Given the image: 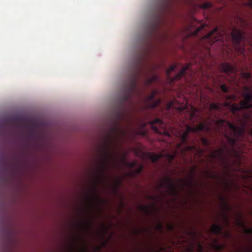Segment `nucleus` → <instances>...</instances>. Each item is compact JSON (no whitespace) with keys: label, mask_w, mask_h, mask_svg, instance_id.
Wrapping results in <instances>:
<instances>
[{"label":"nucleus","mask_w":252,"mask_h":252,"mask_svg":"<svg viewBox=\"0 0 252 252\" xmlns=\"http://www.w3.org/2000/svg\"><path fill=\"white\" fill-rule=\"evenodd\" d=\"M163 228V226L161 224H158L157 226V229L159 231H162Z\"/></svg>","instance_id":"nucleus-36"},{"label":"nucleus","mask_w":252,"mask_h":252,"mask_svg":"<svg viewBox=\"0 0 252 252\" xmlns=\"http://www.w3.org/2000/svg\"><path fill=\"white\" fill-rule=\"evenodd\" d=\"M110 238V236L108 237V239H109Z\"/></svg>","instance_id":"nucleus-49"},{"label":"nucleus","mask_w":252,"mask_h":252,"mask_svg":"<svg viewBox=\"0 0 252 252\" xmlns=\"http://www.w3.org/2000/svg\"><path fill=\"white\" fill-rule=\"evenodd\" d=\"M158 80V76L156 75H152L150 77L146 78L145 80V83L146 85H150L153 82H156Z\"/></svg>","instance_id":"nucleus-18"},{"label":"nucleus","mask_w":252,"mask_h":252,"mask_svg":"<svg viewBox=\"0 0 252 252\" xmlns=\"http://www.w3.org/2000/svg\"><path fill=\"white\" fill-rule=\"evenodd\" d=\"M224 150L223 149H219L215 151L212 152L210 157L211 158L214 159L223 160L224 158Z\"/></svg>","instance_id":"nucleus-12"},{"label":"nucleus","mask_w":252,"mask_h":252,"mask_svg":"<svg viewBox=\"0 0 252 252\" xmlns=\"http://www.w3.org/2000/svg\"><path fill=\"white\" fill-rule=\"evenodd\" d=\"M158 93L157 91H153L150 95L147 96L145 100V106L148 108H155L161 103L160 99H156L155 95Z\"/></svg>","instance_id":"nucleus-10"},{"label":"nucleus","mask_w":252,"mask_h":252,"mask_svg":"<svg viewBox=\"0 0 252 252\" xmlns=\"http://www.w3.org/2000/svg\"><path fill=\"white\" fill-rule=\"evenodd\" d=\"M168 228L170 231H173L174 229V227L173 225L169 224L168 225Z\"/></svg>","instance_id":"nucleus-38"},{"label":"nucleus","mask_w":252,"mask_h":252,"mask_svg":"<svg viewBox=\"0 0 252 252\" xmlns=\"http://www.w3.org/2000/svg\"><path fill=\"white\" fill-rule=\"evenodd\" d=\"M212 6V4L210 3L206 2L202 4V7L203 8H209Z\"/></svg>","instance_id":"nucleus-33"},{"label":"nucleus","mask_w":252,"mask_h":252,"mask_svg":"<svg viewBox=\"0 0 252 252\" xmlns=\"http://www.w3.org/2000/svg\"><path fill=\"white\" fill-rule=\"evenodd\" d=\"M230 108L232 114L237 117H239L237 113L240 111L242 110L247 109V108H244L243 107V106L240 105H238L237 104H232L230 106Z\"/></svg>","instance_id":"nucleus-15"},{"label":"nucleus","mask_w":252,"mask_h":252,"mask_svg":"<svg viewBox=\"0 0 252 252\" xmlns=\"http://www.w3.org/2000/svg\"><path fill=\"white\" fill-rule=\"evenodd\" d=\"M237 223L238 225L245 227V223L243 220V216L241 214H239L238 216Z\"/></svg>","instance_id":"nucleus-23"},{"label":"nucleus","mask_w":252,"mask_h":252,"mask_svg":"<svg viewBox=\"0 0 252 252\" xmlns=\"http://www.w3.org/2000/svg\"><path fill=\"white\" fill-rule=\"evenodd\" d=\"M194 171H195V168H192V171H191V172H192V174H194Z\"/></svg>","instance_id":"nucleus-46"},{"label":"nucleus","mask_w":252,"mask_h":252,"mask_svg":"<svg viewBox=\"0 0 252 252\" xmlns=\"http://www.w3.org/2000/svg\"><path fill=\"white\" fill-rule=\"evenodd\" d=\"M221 90L225 93H227L229 92V89L225 84H222L220 86Z\"/></svg>","instance_id":"nucleus-28"},{"label":"nucleus","mask_w":252,"mask_h":252,"mask_svg":"<svg viewBox=\"0 0 252 252\" xmlns=\"http://www.w3.org/2000/svg\"><path fill=\"white\" fill-rule=\"evenodd\" d=\"M168 157H169L170 161L174 158V156L171 155H168Z\"/></svg>","instance_id":"nucleus-42"},{"label":"nucleus","mask_w":252,"mask_h":252,"mask_svg":"<svg viewBox=\"0 0 252 252\" xmlns=\"http://www.w3.org/2000/svg\"><path fill=\"white\" fill-rule=\"evenodd\" d=\"M142 211L146 215H150L152 213L153 210L151 206H143L141 207Z\"/></svg>","instance_id":"nucleus-20"},{"label":"nucleus","mask_w":252,"mask_h":252,"mask_svg":"<svg viewBox=\"0 0 252 252\" xmlns=\"http://www.w3.org/2000/svg\"><path fill=\"white\" fill-rule=\"evenodd\" d=\"M231 38L235 46L241 48V44H244L246 42V37L244 32L236 28H233L231 34Z\"/></svg>","instance_id":"nucleus-7"},{"label":"nucleus","mask_w":252,"mask_h":252,"mask_svg":"<svg viewBox=\"0 0 252 252\" xmlns=\"http://www.w3.org/2000/svg\"><path fill=\"white\" fill-rule=\"evenodd\" d=\"M226 235H227V236H229V233H227V234H226Z\"/></svg>","instance_id":"nucleus-48"},{"label":"nucleus","mask_w":252,"mask_h":252,"mask_svg":"<svg viewBox=\"0 0 252 252\" xmlns=\"http://www.w3.org/2000/svg\"><path fill=\"white\" fill-rule=\"evenodd\" d=\"M93 191L94 192V193H96V191H97V187H96V185H94L93 188Z\"/></svg>","instance_id":"nucleus-41"},{"label":"nucleus","mask_w":252,"mask_h":252,"mask_svg":"<svg viewBox=\"0 0 252 252\" xmlns=\"http://www.w3.org/2000/svg\"><path fill=\"white\" fill-rule=\"evenodd\" d=\"M218 124L219 125L224 126L226 125L231 130L230 133L231 135L235 136H239L241 135L243 133V129L240 127L236 126L234 124L229 122L225 120L220 119L218 121Z\"/></svg>","instance_id":"nucleus-9"},{"label":"nucleus","mask_w":252,"mask_h":252,"mask_svg":"<svg viewBox=\"0 0 252 252\" xmlns=\"http://www.w3.org/2000/svg\"><path fill=\"white\" fill-rule=\"evenodd\" d=\"M191 108L192 111L190 113H189V117H190V118H189L190 120H191L194 117V116L195 115V111H196V108H195L194 107L191 106Z\"/></svg>","instance_id":"nucleus-30"},{"label":"nucleus","mask_w":252,"mask_h":252,"mask_svg":"<svg viewBox=\"0 0 252 252\" xmlns=\"http://www.w3.org/2000/svg\"><path fill=\"white\" fill-rule=\"evenodd\" d=\"M198 249H199V252H202V251H203V248H202V245H201V244L200 243H198Z\"/></svg>","instance_id":"nucleus-39"},{"label":"nucleus","mask_w":252,"mask_h":252,"mask_svg":"<svg viewBox=\"0 0 252 252\" xmlns=\"http://www.w3.org/2000/svg\"><path fill=\"white\" fill-rule=\"evenodd\" d=\"M152 129L156 133L160 135L169 136V134L166 130V125L160 119L156 118L154 120L150 121Z\"/></svg>","instance_id":"nucleus-6"},{"label":"nucleus","mask_w":252,"mask_h":252,"mask_svg":"<svg viewBox=\"0 0 252 252\" xmlns=\"http://www.w3.org/2000/svg\"><path fill=\"white\" fill-rule=\"evenodd\" d=\"M201 141L203 143V144L204 146H207L208 145V140L205 138H202Z\"/></svg>","instance_id":"nucleus-34"},{"label":"nucleus","mask_w":252,"mask_h":252,"mask_svg":"<svg viewBox=\"0 0 252 252\" xmlns=\"http://www.w3.org/2000/svg\"><path fill=\"white\" fill-rule=\"evenodd\" d=\"M220 68L221 71L225 73L235 74L237 72V69L236 67L232 66L228 63H222L220 66Z\"/></svg>","instance_id":"nucleus-11"},{"label":"nucleus","mask_w":252,"mask_h":252,"mask_svg":"<svg viewBox=\"0 0 252 252\" xmlns=\"http://www.w3.org/2000/svg\"><path fill=\"white\" fill-rule=\"evenodd\" d=\"M164 188L167 190L168 193L173 196H177L178 195L177 186L174 181L170 177H166L161 181L158 186L159 189Z\"/></svg>","instance_id":"nucleus-5"},{"label":"nucleus","mask_w":252,"mask_h":252,"mask_svg":"<svg viewBox=\"0 0 252 252\" xmlns=\"http://www.w3.org/2000/svg\"><path fill=\"white\" fill-rule=\"evenodd\" d=\"M177 67L176 64L171 65L169 68L166 70V74L168 78H170V74L171 72L173 71Z\"/></svg>","instance_id":"nucleus-21"},{"label":"nucleus","mask_w":252,"mask_h":252,"mask_svg":"<svg viewBox=\"0 0 252 252\" xmlns=\"http://www.w3.org/2000/svg\"><path fill=\"white\" fill-rule=\"evenodd\" d=\"M187 150L189 151H196V144H195L194 146H187Z\"/></svg>","instance_id":"nucleus-32"},{"label":"nucleus","mask_w":252,"mask_h":252,"mask_svg":"<svg viewBox=\"0 0 252 252\" xmlns=\"http://www.w3.org/2000/svg\"><path fill=\"white\" fill-rule=\"evenodd\" d=\"M94 195H90L88 197V201L90 204H93L94 201Z\"/></svg>","instance_id":"nucleus-31"},{"label":"nucleus","mask_w":252,"mask_h":252,"mask_svg":"<svg viewBox=\"0 0 252 252\" xmlns=\"http://www.w3.org/2000/svg\"><path fill=\"white\" fill-rule=\"evenodd\" d=\"M247 230H248L249 233H252V229H248Z\"/></svg>","instance_id":"nucleus-45"},{"label":"nucleus","mask_w":252,"mask_h":252,"mask_svg":"<svg viewBox=\"0 0 252 252\" xmlns=\"http://www.w3.org/2000/svg\"><path fill=\"white\" fill-rule=\"evenodd\" d=\"M246 4L251 8H252V0H250Z\"/></svg>","instance_id":"nucleus-37"},{"label":"nucleus","mask_w":252,"mask_h":252,"mask_svg":"<svg viewBox=\"0 0 252 252\" xmlns=\"http://www.w3.org/2000/svg\"><path fill=\"white\" fill-rule=\"evenodd\" d=\"M236 96H235V95H230L227 96V99L235 100V99H236Z\"/></svg>","instance_id":"nucleus-35"},{"label":"nucleus","mask_w":252,"mask_h":252,"mask_svg":"<svg viewBox=\"0 0 252 252\" xmlns=\"http://www.w3.org/2000/svg\"><path fill=\"white\" fill-rule=\"evenodd\" d=\"M224 104L226 106H229L230 105V103L228 102H225Z\"/></svg>","instance_id":"nucleus-44"},{"label":"nucleus","mask_w":252,"mask_h":252,"mask_svg":"<svg viewBox=\"0 0 252 252\" xmlns=\"http://www.w3.org/2000/svg\"><path fill=\"white\" fill-rule=\"evenodd\" d=\"M190 67L191 65L190 64H188L187 66H183L181 70L177 73L174 77L171 78V81L173 82L180 80L181 78L185 75L186 72L188 70H189Z\"/></svg>","instance_id":"nucleus-13"},{"label":"nucleus","mask_w":252,"mask_h":252,"mask_svg":"<svg viewBox=\"0 0 252 252\" xmlns=\"http://www.w3.org/2000/svg\"><path fill=\"white\" fill-rule=\"evenodd\" d=\"M242 77L246 80H249L251 78V73L247 71H243L241 73Z\"/></svg>","instance_id":"nucleus-24"},{"label":"nucleus","mask_w":252,"mask_h":252,"mask_svg":"<svg viewBox=\"0 0 252 252\" xmlns=\"http://www.w3.org/2000/svg\"><path fill=\"white\" fill-rule=\"evenodd\" d=\"M173 102H170L169 103V105H168V108L170 109L171 108L172 106H173Z\"/></svg>","instance_id":"nucleus-43"},{"label":"nucleus","mask_w":252,"mask_h":252,"mask_svg":"<svg viewBox=\"0 0 252 252\" xmlns=\"http://www.w3.org/2000/svg\"><path fill=\"white\" fill-rule=\"evenodd\" d=\"M214 247L216 249L217 251H220L223 250L224 248V246L222 244H219L218 243L217 240H215V244L214 245Z\"/></svg>","instance_id":"nucleus-25"},{"label":"nucleus","mask_w":252,"mask_h":252,"mask_svg":"<svg viewBox=\"0 0 252 252\" xmlns=\"http://www.w3.org/2000/svg\"><path fill=\"white\" fill-rule=\"evenodd\" d=\"M244 99L240 101V105L244 108H251V102L252 101V91L251 88L248 86L244 87V91L242 93Z\"/></svg>","instance_id":"nucleus-8"},{"label":"nucleus","mask_w":252,"mask_h":252,"mask_svg":"<svg viewBox=\"0 0 252 252\" xmlns=\"http://www.w3.org/2000/svg\"><path fill=\"white\" fill-rule=\"evenodd\" d=\"M205 26L204 24H201L198 27L196 28L194 32H193L192 34L193 35H196L199 32L202 30Z\"/></svg>","instance_id":"nucleus-26"},{"label":"nucleus","mask_w":252,"mask_h":252,"mask_svg":"<svg viewBox=\"0 0 252 252\" xmlns=\"http://www.w3.org/2000/svg\"><path fill=\"white\" fill-rule=\"evenodd\" d=\"M110 159V150L109 139L106 142L103 139L98 149V157L96 163L95 171L97 175L102 174L105 169L107 162Z\"/></svg>","instance_id":"nucleus-2"},{"label":"nucleus","mask_w":252,"mask_h":252,"mask_svg":"<svg viewBox=\"0 0 252 252\" xmlns=\"http://www.w3.org/2000/svg\"><path fill=\"white\" fill-rule=\"evenodd\" d=\"M224 217H225V218L227 220V216H226V215H224Z\"/></svg>","instance_id":"nucleus-47"},{"label":"nucleus","mask_w":252,"mask_h":252,"mask_svg":"<svg viewBox=\"0 0 252 252\" xmlns=\"http://www.w3.org/2000/svg\"><path fill=\"white\" fill-rule=\"evenodd\" d=\"M227 37L225 30L223 29L220 30L218 28H216L204 36V38L208 40L212 44L216 42L220 41L223 45L225 44V40Z\"/></svg>","instance_id":"nucleus-3"},{"label":"nucleus","mask_w":252,"mask_h":252,"mask_svg":"<svg viewBox=\"0 0 252 252\" xmlns=\"http://www.w3.org/2000/svg\"><path fill=\"white\" fill-rule=\"evenodd\" d=\"M251 105V108H252V104Z\"/></svg>","instance_id":"nucleus-51"},{"label":"nucleus","mask_w":252,"mask_h":252,"mask_svg":"<svg viewBox=\"0 0 252 252\" xmlns=\"http://www.w3.org/2000/svg\"><path fill=\"white\" fill-rule=\"evenodd\" d=\"M210 110H220V103H211L210 105Z\"/></svg>","instance_id":"nucleus-22"},{"label":"nucleus","mask_w":252,"mask_h":252,"mask_svg":"<svg viewBox=\"0 0 252 252\" xmlns=\"http://www.w3.org/2000/svg\"><path fill=\"white\" fill-rule=\"evenodd\" d=\"M208 130V127L203 123H201L198 125L193 127L186 125V130L181 134L182 143L184 144L187 143L189 134L190 132L196 133L203 130L207 131Z\"/></svg>","instance_id":"nucleus-4"},{"label":"nucleus","mask_w":252,"mask_h":252,"mask_svg":"<svg viewBox=\"0 0 252 252\" xmlns=\"http://www.w3.org/2000/svg\"><path fill=\"white\" fill-rule=\"evenodd\" d=\"M82 225L84 226V223L82 224Z\"/></svg>","instance_id":"nucleus-50"},{"label":"nucleus","mask_w":252,"mask_h":252,"mask_svg":"<svg viewBox=\"0 0 252 252\" xmlns=\"http://www.w3.org/2000/svg\"><path fill=\"white\" fill-rule=\"evenodd\" d=\"M162 156L161 154L149 153L148 155V158L151 160L152 162H157Z\"/></svg>","instance_id":"nucleus-17"},{"label":"nucleus","mask_w":252,"mask_h":252,"mask_svg":"<svg viewBox=\"0 0 252 252\" xmlns=\"http://www.w3.org/2000/svg\"><path fill=\"white\" fill-rule=\"evenodd\" d=\"M220 199L223 203L224 207L227 210H229L230 207H229L228 204L225 201V198L223 197H221Z\"/></svg>","instance_id":"nucleus-29"},{"label":"nucleus","mask_w":252,"mask_h":252,"mask_svg":"<svg viewBox=\"0 0 252 252\" xmlns=\"http://www.w3.org/2000/svg\"><path fill=\"white\" fill-rule=\"evenodd\" d=\"M225 138L227 139V142L231 147V148L233 149L234 146L235 145L236 142L237 141V137L238 136H235L233 134L228 135L227 133H225L224 135Z\"/></svg>","instance_id":"nucleus-14"},{"label":"nucleus","mask_w":252,"mask_h":252,"mask_svg":"<svg viewBox=\"0 0 252 252\" xmlns=\"http://www.w3.org/2000/svg\"><path fill=\"white\" fill-rule=\"evenodd\" d=\"M141 71L138 70L132 74L127 82L123 88L119 98L118 109L116 114L118 121L115 127L113 121V112L111 107V252L113 251V195L116 188L123 187L124 181L127 177H134L143 170V167L140 166L135 171H126V168H133L136 165L135 161H127V152L121 151L116 158L114 151V134L118 133L120 138L126 139L127 137V126H122L121 123L126 125L128 122L131 108L133 105L132 96L134 93L140 94L142 90L137 88L138 78L141 75Z\"/></svg>","instance_id":"nucleus-1"},{"label":"nucleus","mask_w":252,"mask_h":252,"mask_svg":"<svg viewBox=\"0 0 252 252\" xmlns=\"http://www.w3.org/2000/svg\"><path fill=\"white\" fill-rule=\"evenodd\" d=\"M223 226L220 224H214L210 228L211 231L215 234H221L222 233Z\"/></svg>","instance_id":"nucleus-16"},{"label":"nucleus","mask_w":252,"mask_h":252,"mask_svg":"<svg viewBox=\"0 0 252 252\" xmlns=\"http://www.w3.org/2000/svg\"><path fill=\"white\" fill-rule=\"evenodd\" d=\"M192 176V175H191ZM195 185V184L194 183L193 180L192 179V177H191L189 180H188L187 181L185 182L182 185V188H183L184 186H186L187 187H189V188H192Z\"/></svg>","instance_id":"nucleus-19"},{"label":"nucleus","mask_w":252,"mask_h":252,"mask_svg":"<svg viewBox=\"0 0 252 252\" xmlns=\"http://www.w3.org/2000/svg\"><path fill=\"white\" fill-rule=\"evenodd\" d=\"M187 109V107H179L178 108V110L180 112H183L184 110H186Z\"/></svg>","instance_id":"nucleus-40"},{"label":"nucleus","mask_w":252,"mask_h":252,"mask_svg":"<svg viewBox=\"0 0 252 252\" xmlns=\"http://www.w3.org/2000/svg\"><path fill=\"white\" fill-rule=\"evenodd\" d=\"M207 175L209 176V178L212 179H218L219 180H221V178L220 177L219 175L216 174H210L209 173H207Z\"/></svg>","instance_id":"nucleus-27"}]
</instances>
